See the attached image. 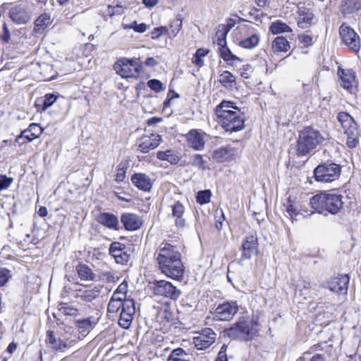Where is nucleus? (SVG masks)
I'll return each instance as SVG.
<instances>
[{
	"mask_svg": "<svg viewBox=\"0 0 361 361\" xmlns=\"http://www.w3.org/2000/svg\"><path fill=\"white\" fill-rule=\"evenodd\" d=\"M310 204L319 214L326 211L336 214L343 207V202L341 195L323 192L313 196L310 199Z\"/></svg>",
	"mask_w": 361,
	"mask_h": 361,
	"instance_id": "nucleus-1",
	"label": "nucleus"
},
{
	"mask_svg": "<svg viewBox=\"0 0 361 361\" xmlns=\"http://www.w3.org/2000/svg\"><path fill=\"white\" fill-rule=\"evenodd\" d=\"M324 141V137L317 130L308 126L299 133L297 154L305 156Z\"/></svg>",
	"mask_w": 361,
	"mask_h": 361,
	"instance_id": "nucleus-2",
	"label": "nucleus"
},
{
	"mask_svg": "<svg viewBox=\"0 0 361 361\" xmlns=\"http://www.w3.org/2000/svg\"><path fill=\"white\" fill-rule=\"evenodd\" d=\"M255 325H258L257 322H250L241 318L230 328L225 329L224 333L233 340L250 341L257 334V331L254 328Z\"/></svg>",
	"mask_w": 361,
	"mask_h": 361,
	"instance_id": "nucleus-3",
	"label": "nucleus"
},
{
	"mask_svg": "<svg viewBox=\"0 0 361 361\" xmlns=\"http://www.w3.org/2000/svg\"><path fill=\"white\" fill-rule=\"evenodd\" d=\"M337 118L347 135V145L350 148H354L359 142V130L357 125L353 118L346 112H340Z\"/></svg>",
	"mask_w": 361,
	"mask_h": 361,
	"instance_id": "nucleus-4",
	"label": "nucleus"
},
{
	"mask_svg": "<svg viewBox=\"0 0 361 361\" xmlns=\"http://www.w3.org/2000/svg\"><path fill=\"white\" fill-rule=\"evenodd\" d=\"M341 172V166L332 162L321 164L314 171L315 179L323 183H329L338 179Z\"/></svg>",
	"mask_w": 361,
	"mask_h": 361,
	"instance_id": "nucleus-5",
	"label": "nucleus"
},
{
	"mask_svg": "<svg viewBox=\"0 0 361 361\" xmlns=\"http://www.w3.org/2000/svg\"><path fill=\"white\" fill-rule=\"evenodd\" d=\"M218 118L222 128L227 132H237L244 128L245 118L239 109Z\"/></svg>",
	"mask_w": 361,
	"mask_h": 361,
	"instance_id": "nucleus-6",
	"label": "nucleus"
},
{
	"mask_svg": "<svg viewBox=\"0 0 361 361\" xmlns=\"http://www.w3.org/2000/svg\"><path fill=\"white\" fill-rule=\"evenodd\" d=\"M154 255L158 266H165L166 263H169L173 259L176 260L177 257H181L178 249L166 242H162L159 245Z\"/></svg>",
	"mask_w": 361,
	"mask_h": 361,
	"instance_id": "nucleus-7",
	"label": "nucleus"
},
{
	"mask_svg": "<svg viewBox=\"0 0 361 361\" xmlns=\"http://www.w3.org/2000/svg\"><path fill=\"white\" fill-rule=\"evenodd\" d=\"M117 74L123 78H137L140 73V66L135 59L121 58L114 65Z\"/></svg>",
	"mask_w": 361,
	"mask_h": 361,
	"instance_id": "nucleus-8",
	"label": "nucleus"
},
{
	"mask_svg": "<svg viewBox=\"0 0 361 361\" xmlns=\"http://www.w3.org/2000/svg\"><path fill=\"white\" fill-rule=\"evenodd\" d=\"M339 34L344 44L352 51L357 53L360 49V40L358 35L353 29L345 23L339 28Z\"/></svg>",
	"mask_w": 361,
	"mask_h": 361,
	"instance_id": "nucleus-9",
	"label": "nucleus"
},
{
	"mask_svg": "<svg viewBox=\"0 0 361 361\" xmlns=\"http://www.w3.org/2000/svg\"><path fill=\"white\" fill-rule=\"evenodd\" d=\"M9 17L17 24H25L31 19V13L29 11L28 3L26 1H20L9 11Z\"/></svg>",
	"mask_w": 361,
	"mask_h": 361,
	"instance_id": "nucleus-10",
	"label": "nucleus"
},
{
	"mask_svg": "<svg viewBox=\"0 0 361 361\" xmlns=\"http://www.w3.org/2000/svg\"><path fill=\"white\" fill-rule=\"evenodd\" d=\"M159 269L166 276L176 281H181L184 276L185 268L181 257L166 263L165 266H159Z\"/></svg>",
	"mask_w": 361,
	"mask_h": 361,
	"instance_id": "nucleus-11",
	"label": "nucleus"
},
{
	"mask_svg": "<svg viewBox=\"0 0 361 361\" xmlns=\"http://www.w3.org/2000/svg\"><path fill=\"white\" fill-rule=\"evenodd\" d=\"M216 334L210 328H204L195 333L192 343L198 350H205L216 341Z\"/></svg>",
	"mask_w": 361,
	"mask_h": 361,
	"instance_id": "nucleus-12",
	"label": "nucleus"
},
{
	"mask_svg": "<svg viewBox=\"0 0 361 361\" xmlns=\"http://www.w3.org/2000/svg\"><path fill=\"white\" fill-rule=\"evenodd\" d=\"M153 290L154 294L169 298L171 300H176L180 295V291L171 282L160 280L154 283Z\"/></svg>",
	"mask_w": 361,
	"mask_h": 361,
	"instance_id": "nucleus-13",
	"label": "nucleus"
},
{
	"mask_svg": "<svg viewBox=\"0 0 361 361\" xmlns=\"http://www.w3.org/2000/svg\"><path fill=\"white\" fill-rule=\"evenodd\" d=\"M46 343L53 350L64 352L74 345V341L57 337L53 331H47Z\"/></svg>",
	"mask_w": 361,
	"mask_h": 361,
	"instance_id": "nucleus-14",
	"label": "nucleus"
},
{
	"mask_svg": "<svg viewBox=\"0 0 361 361\" xmlns=\"http://www.w3.org/2000/svg\"><path fill=\"white\" fill-rule=\"evenodd\" d=\"M238 311L236 302H227L219 305L214 312V319L218 321H228Z\"/></svg>",
	"mask_w": 361,
	"mask_h": 361,
	"instance_id": "nucleus-15",
	"label": "nucleus"
},
{
	"mask_svg": "<svg viewBox=\"0 0 361 361\" xmlns=\"http://www.w3.org/2000/svg\"><path fill=\"white\" fill-rule=\"evenodd\" d=\"M161 142V137L157 133L142 135L137 142V150L142 153H147L157 148Z\"/></svg>",
	"mask_w": 361,
	"mask_h": 361,
	"instance_id": "nucleus-16",
	"label": "nucleus"
},
{
	"mask_svg": "<svg viewBox=\"0 0 361 361\" xmlns=\"http://www.w3.org/2000/svg\"><path fill=\"white\" fill-rule=\"evenodd\" d=\"M258 239L255 235H247L241 245V257L244 259H250L258 253Z\"/></svg>",
	"mask_w": 361,
	"mask_h": 361,
	"instance_id": "nucleus-17",
	"label": "nucleus"
},
{
	"mask_svg": "<svg viewBox=\"0 0 361 361\" xmlns=\"http://www.w3.org/2000/svg\"><path fill=\"white\" fill-rule=\"evenodd\" d=\"M135 312V302L133 299H128L123 302V308L121 309L119 325L123 329H128L133 319Z\"/></svg>",
	"mask_w": 361,
	"mask_h": 361,
	"instance_id": "nucleus-18",
	"label": "nucleus"
},
{
	"mask_svg": "<svg viewBox=\"0 0 361 361\" xmlns=\"http://www.w3.org/2000/svg\"><path fill=\"white\" fill-rule=\"evenodd\" d=\"M109 254L114 258L116 262L120 264H126L130 259L126 246L119 242H113L110 245Z\"/></svg>",
	"mask_w": 361,
	"mask_h": 361,
	"instance_id": "nucleus-19",
	"label": "nucleus"
},
{
	"mask_svg": "<svg viewBox=\"0 0 361 361\" xmlns=\"http://www.w3.org/2000/svg\"><path fill=\"white\" fill-rule=\"evenodd\" d=\"M341 84V85L350 93H355L357 89V80L355 73L350 69H341L338 71Z\"/></svg>",
	"mask_w": 361,
	"mask_h": 361,
	"instance_id": "nucleus-20",
	"label": "nucleus"
},
{
	"mask_svg": "<svg viewBox=\"0 0 361 361\" xmlns=\"http://www.w3.org/2000/svg\"><path fill=\"white\" fill-rule=\"evenodd\" d=\"M42 133V128L37 123H31L27 129L23 130L20 135H18L16 142L18 143L19 145H23L25 142L22 141L24 139H26L27 142H32L36 138H38Z\"/></svg>",
	"mask_w": 361,
	"mask_h": 361,
	"instance_id": "nucleus-21",
	"label": "nucleus"
},
{
	"mask_svg": "<svg viewBox=\"0 0 361 361\" xmlns=\"http://www.w3.org/2000/svg\"><path fill=\"white\" fill-rule=\"evenodd\" d=\"M349 276L347 274L338 275L329 283V289L339 295H346L348 289Z\"/></svg>",
	"mask_w": 361,
	"mask_h": 361,
	"instance_id": "nucleus-22",
	"label": "nucleus"
},
{
	"mask_svg": "<svg viewBox=\"0 0 361 361\" xmlns=\"http://www.w3.org/2000/svg\"><path fill=\"white\" fill-rule=\"evenodd\" d=\"M205 134L197 130H191L186 135L188 145L195 150H201L204 148Z\"/></svg>",
	"mask_w": 361,
	"mask_h": 361,
	"instance_id": "nucleus-23",
	"label": "nucleus"
},
{
	"mask_svg": "<svg viewBox=\"0 0 361 361\" xmlns=\"http://www.w3.org/2000/svg\"><path fill=\"white\" fill-rule=\"evenodd\" d=\"M121 221L128 231H136L142 225V219L133 213H123L121 216Z\"/></svg>",
	"mask_w": 361,
	"mask_h": 361,
	"instance_id": "nucleus-24",
	"label": "nucleus"
},
{
	"mask_svg": "<svg viewBox=\"0 0 361 361\" xmlns=\"http://www.w3.org/2000/svg\"><path fill=\"white\" fill-rule=\"evenodd\" d=\"M75 297L80 300L90 302L99 297L101 293V288L99 286H94L85 289L76 290Z\"/></svg>",
	"mask_w": 361,
	"mask_h": 361,
	"instance_id": "nucleus-25",
	"label": "nucleus"
},
{
	"mask_svg": "<svg viewBox=\"0 0 361 361\" xmlns=\"http://www.w3.org/2000/svg\"><path fill=\"white\" fill-rule=\"evenodd\" d=\"M96 324L95 322L92 320V317L76 320L75 325L79 332L78 338L85 337L93 329Z\"/></svg>",
	"mask_w": 361,
	"mask_h": 361,
	"instance_id": "nucleus-26",
	"label": "nucleus"
},
{
	"mask_svg": "<svg viewBox=\"0 0 361 361\" xmlns=\"http://www.w3.org/2000/svg\"><path fill=\"white\" fill-rule=\"evenodd\" d=\"M314 15L310 8L305 7L300 8L298 11V22L299 27L305 29L310 27L314 21Z\"/></svg>",
	"mask_w": 361,
	"mask_h": 361,
	"instance_id": "nucleus-27",
	"label": "nucleus"
},
{
	"mask_svg": "<svg viewBox=\"0 0 361 361\" xmlns=\"http://www.w3.org/2000/svg\"><path fill=\"white\" fill-rule=\"evenodd\" d=\"M234 156V149L230 146L221 147L213 153L214 159L218 162H224L231 160Z\"/></svg>",
	"mask_w": 361,
	"mask_h": 361,
	"instance_id": "nucleus-28",
	"label": "nucleus"
},
{
	"mask_svg": "<svg viewBox=\"0 0 361 361\" xmlns=\"http://www.w3.org/2000/svg\"><path fill=\"white\" fill-rule=\"evenodd\" d=\"M132 183L139 189L144 191H149L152 183L150 178L144 173H136L131 177Z\"/></svg>",
	"mask_w": 361,
	"mask_h": 361,
	"instance_id": "nucleus-29",
	"label": "nucleus"
},
{
	"mask_svg": "<svg viewBox=\"0 0 361 361\" xmlns=\"http://www.w3.org/2000/svg\"><path fill=\"white\" fill-rule=\"evenodd\" d=\"M97 221L99 224L109 228L118 230L119 228V222L117 216L111 213H102L98 216Z\"/></svg>",
	"mask_w": 361,
	"mask_h": 361,
	"instance_id": "nucleus-30",
	"label": "nucleus"
},
{
	"mask_svg": "<svg viewBox=\"0 0 361 361\" xmlns=\"http://www.w3.org/2000/svg\"><path fill=\"white\" fill-rule=\"evenodd\" d=\"M259 35L255 32H249L248 36L241 39L238 45L244 49H252L255 48L259 43Z\"/></svg>",
	"mask_w": 361,
	"mask_h": 361,
	"instance_id": "nucleus-31",
	"label": "nucleus"
},
{
	"mask_svg": "<svg viewBox=\"0 0 361 361\" xmlns=\"http://www.w3.org/2000/svg\"><path fill=\"white\" fill-rule=\"evenodd\" d=\"M172 215L175 218V224L177 227H183L185 224V219L183 218L185 207L180 202H176L171 206Z\"/></svg>",
	"mask_w": 361,
	"mask_h": 361,
	"instance_id": "nucleus-32",
	"label": "nucleus"
},
{
	"mask_svg": "<svg viewBox=\"0 0 361 361\" xmlns=\"http://www.w3.org/2000/svg\"><path fill=\"white\" fill-rule=\"evenodd\" d=\"M361 9V0H342L340 11L343 15L351 14Z\"/></svg>",
	"mask_w": 361,
	"mask_h": 361,
	"instance_id": "nucleus-33",
	"label": "nucleus"
},
{
	"mask_svg": "<svg viewBox=\"0 0 361 361\" xmlns=\"http://www.w3.org/2000/svg\"><path fill=\"white\" fill-rule=\"evenodd\" d=\"M271 48L274 53L287 52L290 49V44L286 37L279 36L274 39Z\"/></svg>",
	"mask_w": 361,
	"mask_h": 361,
	"instance_id": "nucleus-34",
	"label": "nucleus"
},
{
	"mask_svg": "<svg viewBox=\"0 0 361 361\" xmlns=\"http://www.w3.org/2000/svg\"><path fill=\"white\" fill-rule=\"evenodd\" d=\"M238 109L234 104L230 101H222L219 105L216 106L215 109L216 115L218 118L221 117L223 115L228 114Z\"/></svg>",
	"mask_w": 361,
	"mask_h": 361,
	"instance_id": "nucleus-35",
	"label": "nucleus"
},
{
	"mask_svg": "<svg viewBox=\"0 0 361 361\" xmlns=\"http://www.w3.org/2000/svg\"><path fill=\"white\" fill-rule=\"evenodd\" d=\"M76 271L79 278L83 281H94L95 274L86 264H79L76 267Z\"/></svg>",
	"mask_w": 361,
	"mask_h": 361,
	"instance_id": "nucleus-36",
	"label": "nucleus"
},
{
	"mask_svg": "<svg viewBox=\"0 0 361 361\" xmlns=\"http://www.w3.org/2000/svg\"><path fill=\"white\" fill-rule=\"evenodd\" d=\"M269 32L273 35L292 32V29L281 20L273 22L269 27Z\"/></svg>",
	"mask_w": 361,
	"mask_h": 361,
	"instance_id": "nucleus-37",
	"label": "nucleus"
},
{
	"mask_svg": "<svg viewBox=\"0 0 361 361\" xmlns=\"http://www.w3.org/2000/svg\"><path fill=\"white\" fill-rule=\"evenodd\" d=\"M157 158L160 160L167 161L171 164H176L180 161V157L172 150L157 152Z\"/></svg>",
	"mask_w": 361,
	"mask_h": 361,
	"instance_id": "nucleus-38",
	"label": "nucleus"
},
{
	"mask_svg": "<svg viewBox=\"0 0 361 361\" xmlns=\"http://www.w3.org/2000/svg\"><path fill=\"white\" fill-rule=\"evenodd\" d=\"M50 24V16L46 13L40 15L35 22L34 30L36 32H41Z\"/></svg>",
	"mask_w": 361,
	"mask_h": 361,
	"instance_id": "nucleus-39",
	"label": "nucleus"
},
{
	"mask_svg": "<svg viewBox=\"0 0 361 361\" xmlns=\"http://www.w3.org/2000/svg\"><path fill=\"white\" fill-rule=\"evenodd\" d=\"M219 53L220 56L227 63H232L237 61L241 62V59L233 54L231 50L226 46L219 47Z\"/></svg>",
	"mask_w": 361,
	"mask_h": 361,
	"instance_id": "nucleus-40",
	"label": "nucleus"
},
{
	"mask_svg": "<svg viewBox=\"0 0 361 361\" xmlns=\"http://www.w3.org/2000/svg\"><path fill=\"white\" fill-rule=\"evenodd\" d=\"M219 82L225 87H231L235 82V77L231 72L224 71L219 75Z\"/></svg>",
	"mask_w": 361,
	"mask_h": 361,
	"instance_id": "nucleus-41",
	"label": "nucleus"
},
{
	"mask_svg": "<svg viewBox=\"0 0 361 361\" xmlns=\"http://www.w3.org/2000/svg\"><path fill=\"white\" fill-rule=\"evenodd\" d=\"M116 295H112L107 307V312L110 314L116 313L121 307L123 308V302L120 301L118 298H115Z\"/></svg>",
	"mask_w": 361,
	"mask_h": 361,
	"instance_id": "nucleus-42",
	"label": "nucleus"
},
{
	"mask_svg": "<svg viewBox=\"0 0 361 361\" xmlns=\"http://www.w3.org/2000/svg\"><path fill=\"white\" fill-rule=\"evenodd\" d=\"M187 353L182 348L174 349L169 356L167 361H187Z\"/></svg>",
	"mask_w": 361,
	"mask_h": 361,
	"instance_id": "nucleus-43",
	"label": "nucleus"
},
{
	"mask_svg": "<svg viewBox=\"0 0 361 361\" xmlns=\"http://www.w3.org/2000/svg\"><path fill=\"white\" fill-rule=\"evenodd\" d=\"M211 195L212 193L209 190H201L197 192L196 200L200 204H207L209 202Z\"/></svg>",
	"mask_w": 361,
	"mask_h": 361,
	"instance_id": "nucleus-44",
	"label": "nucleus"
},
{
	"mask_svg": "<svg viewBox=\"0 0 361 361\" xmlns=\"http://www.w3.org/2000/svg\"><path fill=\"white\" fill-rule=\"evenodd\" d=\"M286 211L291 219H293V217L300 214V208L298 207V205L296 203L293 202L290 199H288L287 202Z\"/></svg>",
	"mask_w": 361,
	"mask_h": 361,
	"instance_id": "nucleus-45",
	"label": "nucleus"
},
{
	"mask_svg": "<svg viewBox=\"0 0 361 361\" xmlns=\"http://www.w3.org/2000/svg\"><path fill=\"white\" fill-rule=\"evenodd\" d=\"M226 31H224L218 27V30L216 32V40L215 43L218 45L219 47H221L226 45Z\"/></svg>",
	"mask_w": 361,
	"mask_h": 361,
	"instance_id": "nucleus-46",
	"label": "nucleus"
},
{
	"mask_svg": "<svg viewBox=\"0 0 361 361\" xmlns=\"http://www.w3.org/2000/svg\"><path fill=\"white\" fill-rule=\"evenodd\" d=\"M126 169L127 166L126 163L121 162L117 166V173L115 179L116 182L119 183L124 180L126 177Z\"/></svg>",
	"mask_w": 361,
	"mask_h": 361,
	"instance_id": "nucleus-47",
	"label": "nucleus"
},
{
	"mask_svg": "<svg viewBox=\"0 0 361 361\" xmlns=\"http://www.w3.org/2000/svg\"><path fill=\"white\" fill-rule=\"evenodd\" d=\"M56 99H57V95H56L54 94H45L43 104H42V109L44 111H45L47 109H49L56 102Z\"/></svg>",
	"mask_w": 361,
	"mask_h": 361,
	"instance_id": "nucleus-48",
	"label": "nucleus"
},
{
	"mask_svg": "<svg viewBox=\"0 0 361 361\" xmlns=\"http://www.w3.org/2000/svg\"><path fill=\"white\" fill-rule=\"evenodd\" d=\"M11 278V271L6 268L0 267V286H4Z\"/></svg>",
	"mask_w": 361,
	"mask_h": 361,
	"instance_id": "nucleus-49",
	"label": "nucleus"
},
{
	"mask_svg": "<svg viewBox=\"0 0 361 361\" xmlns=\"http://www.w3.org/2000/svg\"><path fill=\"white\" fill-rule=\"evenodd\" d=\"M147 85L151 90L156 92H161L164 89L162 83L157 79L149 80L147 82Z\"/></svg>",
	"mask_w": 361,
	"mask_h": 361,
	"instance_id": "nucleus-50",
	"label": "nucleus"
},
{
	"mask_svg": "<svg viewBox=\"0 0 361 361\" xmlns=\"http://www.w3.org/2000/svg\"><path fill=\"white\" fill-rule=\"evenodd\" d=\"M182 27V21L180 19L177 18L173 20L171 25H170V29L171 32L173 36H176L178 32L180 30Z\"/></svg>",
	"mask_w": 361,
	"mask_h": 361,
	"instance_id": "nucleus-51",
	"label": "nucleus"
},
{
	"mask_svg": "<svg viewBox=\"0 0 361 361\" xmlns=\"http://www.w3.org/2000/svg\"><path fill=\"white\" fill-rule=\"evenodd\" d=\"M253 68L251 65L245 64L243 65L240 69L239 73L242 78L248 79L250 77V74L252 73Z\"/></svg>",
	"mask_w": 361,
	"mask_h": 361,
	"instance_id": "nucleus-52",
	"label": "nucleus"
},
{
	"mask_svg": "<svg viewBox=\"0 0 361 361\" xmlns=\"http://www.w3.org/2000/svg\"><path fill=\"white\" fill-rule=\"evenodd\" d=\"M65 315L76 316L78 314V310L73 307H70L68 304H64L60 309Z\"/></svg>",
	"mask_w": 361,
	"mask_h": 361,
	"instance_id": "nucleus-53",
	"label": "nucleus"
},
{
	"mask_svg": "<svg viewBox=\"0 0 361 361\" xmlns=\"http://www.w3.org/2000/svg\"><path fill=\"white\" fill-rule=\"evenodd\" d=\"M204 163L205 161L200 154H195L192 158L191 164L200 169H204Z\"/></svg>",
	"mask_w": 361,
	"mask_h": 361,
	"instance_id": "nucleus-54",
	"label": "nucleus"
},
{
	"mask_svg": "<svg viewBox=\"0 0 361 361\" xmlns=\"http://www.w3.org/2000/svg\"><path fill=\"white\" fill-rule=\"evenodd\" d=\"M128 292V283L126 281L122 282L116 289L113 295L121 294L122 297L126 299V293Z\"/></svg>",
	"mask_w": 361,
	"mask_h": 361,
	"instance_id": "nucleus-55",
	"label": "nucleus"
},
{
	"mask_svg": "<svg viewBox=\"0 0 361 361\" xmlns=\"http://www.w3.org/2000/svg\"><path fill=\"white\" fill-rule=\"evenodd\" d=\"M168 28L164 26L156 27L151 32V37L154 39H158L161 35L168 32Z\"/></svg>",
	"mask_w": 361,
	"mask_h": 361,
	"instance_id": "nucleus-56",
	"label": "nucleus"
},
{
	"mask_svg": "<svg viewBox=\"0 0 361 361\" xmlns=\"http://www.w3.org/2000/svg\"><path fill=\"white\" fill-rule=\"evenodd\" d=\"M12 182L13 178H8L4 175H0V191L8 188Z\"/></svg>",
	"mask_w": 361,
	"mask_h": 361,
	"instance_id": "nucleus-57",
	"label": "nucleus"
},
{
	"mask_svg": "<svg viewBox=\"0 0 361 361\" xmlns=\"http://www.w3.org/2000/svg\"><path fill=\"white\" fill-rule=\"evenodd\" d=\"M0 39H1L6 43H8L10 41V31L8 28L6 23H4L3 25V30L2 32L0 33Z\"/></svg>",
	"mask_w": 361,
	"mask_h": 361,
	"instance_id": "nucleus-58",
	"label": "nucleus"
},
{
	"mask_svg": "<svg viewBox=\"0 0 361 361\" xmlns=\"http://www.w3.org/2000/svg\"><path fill=\"white\" fill-rule=\"evenodd\" d=\"M100 278L107 283H113L115 281L114 274L111 271H104L101 273Z\"/></svg>",
	"mask_w": 361,
	"mask_h": 361,
	"instance_id": "nucleus-59",
	"label": "nucleus"
},
{
	"mask_svg": "<svg viewBox=\"0 0 361 361\" xmlns=\"http://www.w3.org/2000/svg\"><path fill=\"white\" fill-rule=\"evenodd\" d=\"M235 25V21L230 18L228 20V23L226 25H220L219 26V28H220L221 30H224V31H226L227 33L229 32V31L231 30V29Z\"/></svg>",
	"mask_w": 361,
	"mask_h": 361,
	"instance_id": "nucleus-60",
	"label": "nucleus"
},
{
	"mask_svg": "<svg viewBox=\"0 0 361 361\" xmlns=\"http://www.w3.org/2000/svg\"><path fill=\"white\" fill-rule=\"evenodd\" d=\"M300 41L301 43H302L305 46L307 47L312 44V38L311 36L305 35L300 37Z\"/></svg>",
	"mask_w": 361,
	"mask_h": 361,
	"instance_id": "nucleus-61",
	"label": "nucleus"
},
{
	"mask_svg": "<svg viewBox=\"0 0 361 361\" xmlns=\"http://www.w3.org/2000/svg\"><path fill=\"white\" fill-rule=\"evenodd\" d=\"M192 61L195 65L199 67H201L204 64L203 59L201 57L197 56V55H196L195 54H194Z\"/></svg>",
	"mask_w": 361,
	"mask_h": 361,
	"instance_id": "nucleus-62",
	"label": "nucleus"
},
{
	"mask_svg": "<svg viewBox=\"0 0 361 361\" xmlns=\"http://www.w3.org/2000/svg\"><path fill=\"white\" fill-rule=\"evenodd\" d=\"M135 27L136 32L143 33L147 30V26L145 23H142L137 24V25Z\"/></svg>",
	"mask_w": 361,
	"mask_h": 361,
	"instance_id": "nucleus-63",
	"label": "nucleus"
},
{
	"mask_svg": "<svg viewBox=\"0 0 361 361\" xmlns=\"http://www.w3.org/2000/svg\"><path fill=\"white\" fill-rule=\"evenodd\" d=\"M145 64L149 67H154L158 64V62L155 60V59L149 57L146 59Z\"/></svg>",
	"mask_w": 361,
	"mask_h": 361,
	"instance_id": "nucleus-64",
	"label": "nucleus"
}]
</instances>
